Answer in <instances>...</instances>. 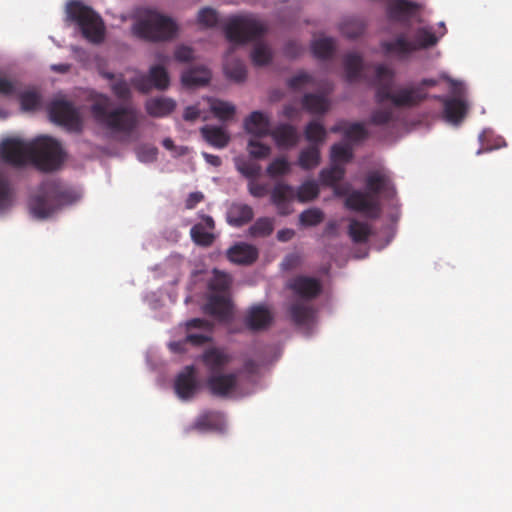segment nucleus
<instances>
[{
  "label": "nucleus",
  "mask_w": 512,
  "mask_h": 512,
  "mask_svg": "<svg viewBox=\"0 0 512 512\" xmlns=\"http://www.w3.org/2000/svg\"><path fill=\"white\" fill-rule=\"evenodd\" d=\"M0 157L14 167H23L30 162L48 172L60 167L65 154L61 144L49 136H39L29 142L10 137L1 142Z\"/></svg>",
  "instance_id": "nucleus-1"
},
{
  "label": "nucleus",
  "mask_w": 512,
  "mask_h": 512,
  "mask_svg": "<svg viewBox=\"0 0 512 512\" xmlns=\"http://www.w3.org/2000/svg\"><path fill=\"white\" fill-rule=\"evenodd\" d=\"M395 72L383 64L374 66V76L368 83L375 87V99L378 104L386 101L396 108H413L420 105L428 96L426 88L437 85V80L425 78L417 84H409L392 90Z\"/></svg>",
  "instance_id": "nucleus-2"
},
{
  "label": "nucleus",
  "mask_w": 512,
  "mask_h": 512,
  "mask_svg": "<svg viewBox=\"0 0 512 512\" xmlns=\"http://www.w3.org/2000/svg\"><path fill=\"white\" fill-rule=\"evenodd\" d=\"M368 192L354 190L345 199V207L349 210L364 214L371 219H377L381 214V205L376 196L393 200L396 188L390 174L384 170H375L366 177Z\"/></svg>",
  "instance_id": "nucleus-3"
},
{
  "label": "nucleus",
  "mask_w": 512,
  "mask_h": 512,
  "mask_svg": "<svg viewBox=\"0 0 512 512\" xmlns=\"http://www.w3.org/2000/svg\"><path fill=\"white\" fill-rule=\"evenodd\" d=\"M97 123L112 132L130 135L139 125V113L132 106L113 108V101L104 94H96L90 107Z\"/></svg>",
  "instance_id": "nucleus-4"
},
{
  "label": "nucleus",
  "mask_w": 512,
  "mask_h": 512,
  "mask_svg": "<svg viewBox=\"0 0 512 512\" xmlns=\"http://www.w3.org/2000/svg\"><path fill=\"white\" fill-rule=\"evenodd\" d=\"M70 201V193L59 182L45 181L37 193L30 197L29 210L35 218L46 219Z\"/></svg>",
  "instance_id": "nucleus-5"
},
{
  "label": "nucleus",
  "mask_w": 512,
  "mask_h": 512,
  "mask_svg": "<svg viewBox=\"0 0 512 512\" xmlns=\"http://www.w3.org/2000/svg\"><path fill=\"white\" fill-rule=\"evenodd\" d=\"M133 32L139 38L149 41L169 40L175 36L177 25L168 16L146 10L133 25Z\"/></svg>",
  "instance_id": "nucleus-6"
},
{
  "label": "nucleus",
  "mask_w": 512,
  "mask_h": 512,
  "mask_svg": "<svg viewBox=\"0 0 512 512\" xmlns=\"http://www.w3.org/2000/svg\"><path fill=\"white\" fill-rule=\"evenodd\" d=\"M66 12L68 18L78 24L86 39L93 43L103 41L104 23L92 8L78 0H72L67 3Z\"/></svg>",
  "instance_id": "nucleus-7"
},
{
  "label": "nucleus",
  "mask_w": 512,
  "mask_h": 512,
  "mask_svg": "<svg viewBox=\"0 0 512 512\" xmlns=\"http://www.w3.org/2000/svg\"><path fill=\"white\" fill-rule=\"evenodd\" d=\"M266 30L262 22L250 15L233 17L224 28L226 38L233 44H245L259 39Z\"/></svg>",
  "instance_id": "nucleus-8"
},
{
  "label": "nucleus",
  "mask_w": 512,
  "mask_h": 512,
  "mask_svg": "<svg viewBox=\"0 0 512 512\" xmlns=\"http://www.w3.org/2000/svg\"><path fill=\"white\" fill-rule=\"evenodd\" d=\"M50 119L60 125L68 128H77L81 125V120L74 105L66 100H54L49 109Z\"/></svg>",
  "instance_id": "nucleus-9"
},
{
  "label": "nucleus",
  "mask_w": 512,
  "mask_h": 512,
  "mask_svg": "<svg viewBox=\"0 0 512 512\" xmlns=\"http://www.w3.org/2000/svg\"><path fill=\"white\" fill-rule=\"evenodd\" d=\"M134 87L142 92L148 93L152 88L165 90L170 84L167 70L160 65L152 66L148 75H140L132 80Z\"/></svg>",
  "instance_id": "nucleus-10"
},
{
  "label": "nucleus",
  "mask_w": 512,
  "mask_h": 512,
  "mask_svg": "<svg viewBox=\"0 0 512 512\" xmlns=\"http://www.w3.org/2000/svg\"><path fill=\"white\" fill-rule=\"evenodd\" d=\"M274 321V314L265 304H255L245 313L243 323L252 332L267 330Z\"/></svg>",
  "instance_id": "nucleus-11"
},
{
  "label": "nucleus",
  "mask_w": 512,
  "mask_h": 512,
  "mask_svg": "<svg viewBox=\"0 0 512 512\" xmlns=\"http://www.w3.org/2000/svg\"><path fill=\"white\" fill-rule=\"evenodd\" d=\"M206 386L213 396L226 398L238 387V373H217L209 375Z\"/></svg>",
  "instance_id": "nucleus-12"
},
{
  "label": "nucleus",
  "mask_w": 512,
  "mask_h": 512,
  "mask_svg": "<svg viewBox=\"0 0 512 512\" xmlns=\"http://www.w3.org/2000/svg\"><path fill=\"white\" fill-rule=\"evenodd\" d=\"M188 330L185 342L192 344L193 346H202L207 342L211 341V332L213 324L205 319L194 318L186 323Z\"/></svg>",
  "instance_id": "nucleus-13"
},
{
  "label": "nucleus",
  "mask_w": 512,
  "mask_h": 512,
  "mask_svg": "<svg viewBox=\"0 0 512 512\" xmlns=\"http://www.w3.org/2000/svg\"><path fill=\"white\" fill-rule=\"evenodd\" d=\"M198 389L196 379V370L193 365L186 366L181 371L174 383V390L177 396L182 400L191 399Z\"/></svg>",
  "instance_id": "nucleus-14"
},
{
  "label": "nucleus",
  "mask_w": 512,
  "mask_h": 512,
  "mask_svg": "<svg viewBox=\"0 0 512 512\" xmlns=\"http://www.w3.org/2000/svg\"><path fill=\"white\" fill-rule=\"evenodd\" d=\"M199 217L203 223H197L190 229V236L192 241L201 247H209L215 240V235L211 232L215 229L214 219L205 214H200Z\"/></svg>",
  "instance_id": "nucleus-15"
},
{
  "label": "nucleus",
  "mask_w": 512,
  "mask_h": 512,
  "mask_svg": "<svg viewBox=\"0 0 512 512\" xmlns=\"http://www.w3.org/2000/svg\"><path fill=\"white\" fill-rule=\"evenodd\" d=\"M295 197L294 188L286 183H277L271 191V202L276 206L280 215L292 212L291 202Z\"/></svg>",
  "instance_id": "nucleus-16"
},
{
  "label": "nucleus",
  "mask_w": 512,
  "mask_h": 512,
  "mask_svg": "<svg viewBox=\"0 0 512 512\" xmlns=\"http://www.w3.org/2000/svg\"><path fill=\"white\" fill-rule=\"evenodd\" d=\"M231 360V355L217 347L208 348L202 354V362L209 371V375L222 373Z\"/></svg>",
  "instance_id": "nucleus-17"
},
{
  "label": "nucleus",
  "mask_w": 512,
  "mask_h": 512,
  "mask_svg": "<svg viewBox=\"0 0 512 512\" xmlns=\"http://www.w3.org/2000/svg\"><path fill=\"white\" fill-rule=\"evenodd\" d=\"M290 288L302 299L311 300L316 298L322 290L318 279L308 276H298L290 284Z\"/></svg>",
  "instance_id": "nucleus-18"
},
{
  "label": "nucleus",
  "mask_w": 512,
  "mask_h": 512,
  "mask_svg": "<svg viewBox=\"0 0 512 512\" xmlns=\"http://www.w3.org/2000/svg\"><path fill=\"white\" fill-rule=\"evenodd\" d=\"M226 255L232 263L250 265L257 260L258 250L251 244L240 242L230 247Z\"/></svg>",
  "instance_id": "nucleus-19"
},
{
  "label": "nucleus",
  "mask_w": 512,
  "mask_h": 512,
  "mask_svg": "<svg viewBox=\"0 0 512 512\" xmlns=\"http://www.w3.org/2000/svg\"><path fill=\"white\" fill-rule=\"evenodd\" d=\"M438 99L443 102V113L448 122L459 124L464 119L468 111V105L463 99L457 97H439Z\"/></svg>",
  "instance_id": "nucleus-20"
},
{
  "label": "nucleus",
  "mask_w": 512,
  "mask_h": 512,
  "mask_svg": "<svg viewBox=\"0 0 512 512\" xmlns=\"http://www.w3.org/2000/svg\"><path fill=\"white\" fill-rule=\"evenodd\" d=\"M204 312L220 321H226L232 315V305L229 299L224 296L211 295L204 305Z\"/></svg>",
  "instance_id": "nucleus-21"
},
{
  "label": "nucleus",
  "mask_w": 512,
  "mask_h": 512,
  "mask_svg": "<svg viewBox=\"0 0 512 512\" xmlns=\"http://www.w3.org/2000/svg\"><path fill=\"white\" fill-rule=\"evenodd\" d=\"M245 130L256 138L268 136L270 120L268 116L260 111H253L244 121Z\"/></svg>",
  "instance_id": "nucleus-22"
},
{
  "label": "nucleus",
  "mask_w": 512,
  "mask_h": 512,
  "mask_svg": "<svg viewBox=\"0 0 512 512\" xmlns=\"http://www.w3.org/2000/svg\"><path fill=\"white\" fill-rule=\"evenodd\" d=\"M269 136L273 138L279 148L294 147L299 140L297 129L290 124H280L271 129Z\"/></svg>",
  "instance_id": "nucleus-23"
},
{
  "label": "nucleus",
  "mask_w": 512,
  "mask_h": 512,
  "mask_svg": "<svg viewBox=\"0 0 512 512\" xmlns=\"http://www.w3.org/2000/svg\"><path fill=\"white\" fill-rule=\"evenodd\" d=\"M315 310L302 300L295 301L289 307V315L292 322L297 326H307L314 319Z\"/></svg>",
  "instance_id": "nucleus-24"
},
{
  "label": "nucleus",
  "mask_w": 512,
  "mask_h": 512,
  "mask_svg": "<svg viewBox=\"0 0 512 512\" xmlns=\"http://www.w3.org/2000/svg\"><path fill=\"white\" fill-rule=\"evenodd\" d=\"M382 48L386 53L395 54L401 58L407 57L416 51L415 43L408 40L403 34L397 36L393 41L383 42Z\"/></svg>",
  "instance_id": "nucleus-25"
},
{
  "label": "nucleus",
  "mask_w": 512,
  "mask_h": 512,
  "mask_svg": "<svg viewBox=\"0 0 512 512\" xmlns=\"http://www.w3.org/2000/svg\"><path fill=\"white\" fill-rule=\"evenodd\" d=\"M176 102L171 98L156 97L146 101L145 108L152 117H165L174 111Z\"/></svg>",
  "instance_id": "nucleus-26"
},
{
  "label": "nucleus",
  "mask_w": 512,
  "mask_h": 512,
  "mask_svg": "<svg viewBox=\"0 0 512 512\" xmlns=\"http://www.w3.org/2000/svg\"><path fill=\"white\" fill-rule=\"evenodd\" d=\"M211 79L210 71L205 67H195L182 74V84L187 88H195L206 85Z\"/></svg>",
  "instance_id": "nucleus-27"
},
{
  "label": "nucleus",
  "mask_w": 512,
  "mask_h": 512,
  "mask_svg": "<svg viewBox=\"0 0 512 512\" xmlns=\"http://www.w3.org/2000/svg\"><path fill=\"white\" fill-rule=\"evenodd\" d=\"M253 209L247 204H233L227 213V221L234 227H241L252 220Z\"/></svg>",
  "instance_id": "nucleus-28"
},
{
  "label": "nucleus",
  "mask_w": 512,
  "mask_h": 512,
  "mask_svg": "<svg viewBox=\"0 0 512 512\" xmlns=\"http://www.w3.org/2000/svg\"><path fill=\"white\" fill-rule=\"evenodd\" d=\"M205 141L213 147L224 148L230 141V136L221 127L205 125L200 129Z\"/></svg>",
  "instance_id": "nucleus-29"
},
{
  "label": "nucleus",
  "mask_w": 512,
  "mask_h": 512,
  "mask_svg": "<svg viewBox=\"0 0 512 512\" xmlns=\"http://www.w3.org/2000/svg\"><path fill=\"white\" fill-rule=\"evenodd\" d=\"M302 107L310 114H324L329 110L328 99L321 94L306 93L302 97Z\"/></svg>",
  "instance_id": "nucleus-30"
},
{
  "label": "nucleus",
  "mask_w": 512,
  "mask_h": 512,
  "mask_svg": "<svg viewBox=\"0 0 512 512\" xmlns=\"http://www.w3.org/2000/svg\"><path fill=\"white\" fill-rule=\"evenodd\" d=\"M418 9L415 2L408 0H394L387 9L388 17L391 20L401 21L404 17L412 15Z\"/></svg>",
  "instance_id": "nucleus-31"
},
{
  "label": "nucleus",
  "mask_w": 512,
  "mask_h": 512,
  "mask_svg": "<svg viewBox=\"0 0 512 512\" xmlns=\"http://www.w3.org/2000/svg\"><path fill=\"white\" fill-rule=\"evenodd\" d=\"M223 425L221 413L206 411L200 414L195 420L193 427L199 431L219 430Z\"/></svg>",
  "instance_id": "nucleus-32"
},
{
  "label": "nucleus",
  "mask_w": 512,
  "mask_h": 512,
  "mask_svg": "<svg viewBox=\"0 0 512 512\" xmlns=\"http://www.w3.org/2000/svg\"><path fill=\"white\" fill-rule=\"evenodd\" d=\"M224 71L228 78L237 82L244 81L247 76L245 64L241 60L234 58L232 52H229L225 57Z\"/></svg>",
  "instance_id": "nucleus-33"
},
{
  "label": "nucleus",
  "mask_w": 512,
  "mask_h": 512,
  "mask_svg": "<svg viewBox=\"0 0 512 512\" xmlns=\"http://www.w3.org/2000/svg\"><path fill=\"white\" fill-rule=\"evenodd\" d=\"M336 48V42L331 37H320L312 41L311 50L318 59H329L333 56Z\"/></svg>",
  "instance_id": "nucleus-34"
},
{
  "label": "nucleus",
  "mask_w": 512,
  "mask_h": 512,
  "mask_svg": "<svg viewBox=\"0 0 512 512\" xmlns=\"http://www.w3.org/2000/svg\"><path fill=\"white\" fill-rule=\"evenodd\" d=\"M321 161L320 147L317 145H309L302 149L298 157V165L303 170H311L317 167Z\"/></svg>",
  "instance_id": "nucleus-35"
},
{
  "label": "nucleus",
  "mask_w": 512,
  "mask_h": 512,
  "mask_svg": "<svg viewBox=\"0 0 512 512\" xmlns=\"http://www.w3.org/2000/svg\"><path fill=\"white\" fill-rule=\"evenodd\" d=\"M344 69L346 78L349 82H354L360 78L361 70L363 68V59L357 53H348L344 57Z\"/></svg>",
  "instance_id": "nucleus-36"
},
{
  "label": "nucleus",
  "mask_w": 512,
  "mask_h": 512,
  "mask_svg": "<svg viewBox=\"0 0 512 512\" xmlns=\"http://www.w3.org/2000/svg\"><path fill=\"white\" fill-rule=\"evenodd\" d=\"M346 170L343 165L332 163L330 167L324 168L319 173V179L325 186H334L345 176Z\"/></svg>",
  "instance_id": "nucleus-37"
},
{
  "label": "nucleus",
  "mask_w": 512,
  "mask_h": 512,
  "mask_svg": "<svg viewBox=\"0 0 512 512\" xmlns=\"http://www.w3.org/2000/svg\"><path fill=\"white\" fill-rule=\"evenodd\" d=\"M304 135L310 145H317L320 147L326 139L327 132L320 122L311 121L306 125Z\"/></svg>",
  "instance_id": "nucleus-38"
},
{
  "label": "nucleus",
  "mask_w": 512,
  "mask_h": 512,
  "mask_svg": "<svg viewBox=\"0 0 512 512\" xmlns=\"http://www.w3.org/2000/svg\"><path fill=\"white\" fill-rule=\"evenodd\" d=\"M348 235L355 243H365L371 235V228L365 222L351 219L348 227Z\"/></svg>",
  "instance_id": "nucleus-39"
},
{
  "label": "nucleus",
  "mask_w": 512,
  "mask_h": 512,
  "mask_svg": "<svg viewBox=\"0 0 512 512\" xmlns=\"http://www.w3.org/2000/svg\"><path fill=\"white\" fill-rule=\"evenodd\" d=\"M15 96L19 98L21 109L24 111L36 110L41 104V95L35 89L21 91L19 87Z\"/></svg>",
  "instance_id": "nucleus-40"
},
{
  "label": "nucleus",
  "mask_w": 512,
  "mask_h": 512,
  "mask_svg": "<svg viewBox=\"0 0 512 512\" xmlns=\"http://www.w3.org/2000/svg\"><path fill=\"white\" fill-rule=\"evenodd\" d=\"M340 31L343 36L355 39L364 33L365 24L358 18H349L341 23Z\"/></svg>",
  "instance_id": "nucleus-41"
},
{
  "label": "nucleus",
  "mask_w": 512,
  "mask_h": 512,
  "mask_svg": "<svg viewBox=\"0 0 512 512\" xmlns=\"http://www.w3.org/2000/svg\"><path fill=\"white\" fill-rule=\"evenodd\" d=\"M331 161L334 164H346L353 159V150L347 144L337 143L331 147Z\"/></svg>",
  "instance_id": "nucleus-42"
},
{
  "label": "nucleus",
  "mask_w": 512,
  "mask_h": 512,
  "mask_svg": "<svg viewBox=\"0 0 512 512\" xmlns=\"http://www.w3.org/2000/svg\"><path fill=\"white\" fill-rule=\"evenodd\" d=\"M318 184L313 180L303 182L297 189L296 197L299 202L305 203L314 200L319 195Z\"/></svg>",
  "instance_id": "nucleus-43"
},
{
  "label": "nucleus",
  "mask_w": 512,
  "mask_h": 512,
  "mask_svg": "<svg viewBox=\"0 0 512 512\" xmlns=\"http://www.w3.org/2000/svg\"><path fill=\"white\" fill-rule=\"evenodd\" d=\"M324 212L319 208H309L299 215V223L304 227H314L323 222Z\"/></svg>",
  "instance_id": "nucleus-44"
},
{
  "label": "nucleus",
  "mask_w": 512,
  "mask_h": 512,
  "mask_svg": "<svg viewBox=\"0 0 512 512\" xmlns=\"http://www.w3.org/2000/svg\"><path fill=\"white\" fill-rule=\"evenodd\" d=\"M251 60L255 66H265L272 60V51L266 44L257 43L251 52Z\"/></svg>",
  "instance_id": "nucleus-45"
},
{
  "label": "nucleus",
  "mask_w": 512,
  "mask_h": 512,
  "mask_svg": "<svg viewBox=\"0 0 512 512\" xmlns=\"http://www.w3.org/2000/svg\"><path fill=\"white\" fill-rule=\"evenodd\" d=\"M14 190L9 180L0 174V211H4L12 206Z\"/></svg>",
  "instance_id": "nucleus-46"
},
{
  "label": "nucleus",
  "mask_w": 512,
  "mask_h": 512,
  "mask_svg": "<svg viewBox=\"0 0 512 512\" xmlns=\"http://www.w3.org/2000/svg\"><path fill=\"white\" fill-rule=\"evenodd\" d=\"M438 39L435 34L427 28H419L415 34L416 51L434 46Z\"/></svg>",
  "instance_id": "nucleus-47"
},
{
  "label": "nucleus",
  "mask_w": 512,
  "mask_h": 512,
  "mask_svg": "<svg viewBox=\"0 0 512 512\" xmlns=\"http://www.w3.org/2000/svg\"><path fill=\"white\" fill-rule=\"evenodd\" d=\"M273 220L268 217H262L255 221L249 228V232L254 237H266L273 232Z\"/></svg>",
  "instance_id": "nucleus-48"
},
{
  "label": "nucleus",
  "mask_w": 512,
  "mask_h": 512,
  "mask_svg": "<svg viewBox=\"0 0 512 512\" xmlns=\"http://www.w3.org/2000/svg\"><path fill=\"white\" fill-rule=\"evenodd\" d=\"M247 150L249 155L254 159H265L271 153V147L261 143L256 137L249 139Z\"/></svg>",
  "instance_id": "nucleus-49"
},
{
  "label": "nucleus",
  "mask_w": 512,
  "mask_h": 512,
  "mask_svg": "<svg viewBox=\"0 0 512 512\" xmlns=\"http://www.w3.org/2000/svg\"><path fill=\"white\" fill-rule=\"evenodd\" d=\"M232 279L227 273L214 270L213 278L209 283V288L212 291L225 292L230 288Z\"/></svg>",
  "instance_id": "nucleus-50"
},
{
  "label": "nucleus",
  "mask_w": 512,
  "mask_h": 512,
  "mask_svg": "<svg viewBox=\"0 0 512 512\" xmlns=\"http://www.w3.org/2000/svg\"><path fill=\"white\" fill-rule=\"evenodd\" d=\"M313 83V76L305 71H300L287 80V86L293 91H299L303 87Z\"/></svg>",
  "instance_id": "nucleus-51"
},
{
  "label": "nucleus",
  "mask_w": 512,
  "mask_h": 512,
  "mask_svg": "<svg viewBox=\"0 0 512 512\" xmlns=\"http://www.w3.org/2000/svg\"><path fill=\"white\" fill-rule=\"evenodd\" d=\"M236 168L243 176L249 179L258 177L261 171L260 165L244 159H236Z\"/></svg>",
  "instance_id": "nucleus-52"
},
{
  "label": "nucleus",
  "mask_w": 512,
  "mask_h": 512,
  "mask_svg": "<svg viewBox=\"0 0 512 512\" xmlns=\"http://www.w3.org/2000/svg\"><path fill=\"white\" fill-rule=\"evenodd\" d=\"M270 177L286 175L290 172V164L284 157L274 159L266 169Z\"/></svg>",
  "instance_id": "nucleus-53"
},
{
  "label": "nucleus",
  "mask_w": 512,
  "mask_h": 512,
  "mask_svg": "<svg viewBox=\"0 0 512 512\" xmlns=\"http://www.w3.org/2000/svg\"><path fill=\"white\" fill-rule=\"evenodd\" d=\"M212 113L220 120H226L235 113V107L224 101H217L211 105Z\"/></svg>",
  "instance_id": "nucleus-54"
},
{
  "label": "nucleus",
  "mask_w": 512,
  "mask_h": 512,
  "mask_svg": "<svg viewBox=\"0 0 512 512\" xmlns=\"http://www.w3.org/2000/svg\"><path fill=\"white\" fill-rule=\"evenodd\" d=\"M111 90L114 93V95L120 100L126 101L131 97L130 87L127 81L122 76L120 78H117L112 83Z\"/></svg>",
  "instance_id": "nucleus-55"
},
{
  "label": "nucleus",
  "mask_w": 512,
  "mask_h": 512,
  "mask_svg": "<svg viewBox=\"0 0 512 512\" xmlns=\"http://www.w3.org/2000/svg\"><path fill=\"white\" fill-rule=\"evenodd\" d=\"M197 22L198 24L204 26V27H213L218 22V15L217 12L210 8L205 7L202 8L197 15Z\"/></svg>",
  "instance_id": "nucleus-56"
},
{
  "label": "nucleus",
  "mask_w": 512,
  "mask_h": 512,
  "mask_svg": "<svg viewBox=\"0 0 512 512\" xmlns=\"http://www.w3.org/2000/svg\"><path fill=\"white\" fill-rule=\"evenodd\" d=\"M344 135L349 140L360 141L365 139L368 133L363 124L353 123L345 129Z\"/></svg>",
  "instance_id": "nucleus-57"
},
{
  "label": "nucleus",
  "mask_w": 512,
  "mask_h": 512,
  "mask_svg": "<svg viewBox=\"0 0 512 512\" xmlns=\"http://www.w3.org/2000/svg\"><path fill=\"white\" fill-rule=\"evenodd\" d=\"M393 119L390 109H376L372 112L370 122L374 125H385Z\"/></svg>",
  "instance_id": "nucleus-58"
},
{
  "label": "nucleus",
  "mask_w": 512,
  "mask_h": 512,
  "mask_svg": "<svg viewBox=\"0 0 512 512\" xmlns=\"http://www.w3.org/2000/svg\"><path fill=\"white\" fill-rule=\"evenodd\" d=\"M19 86L18 81H11L0 73V94L4 96H15Z\"/></svg>",
  "instance_id": "nucleus-59"
},
{
  "label": "nucleus",
  "mask_w": 512,
  "mask_h": 512,
  "mask_svg": "<svg viewBox=\"0 0 512 512\" xmlns=\"http://www.w3.org/2000/svg\"><path fill=\"white\" fill-rule=\"evenodd\" d=\"M158 150L154 146H142L138 149L137 155L142 162H153L157 158Z\"/></svg>",
  "instance_id": "nucleus-60"
},
{
  "label": "nucleus",
  "mask_w": 512,
  "mask_h": 512,
  "mask_svg": "<svg viewBox=\"0 0 512 512\" xmlns=\"http://www.w3.org/2000/svg\"><path fill=\"white\" fill-rule=\"evenodd\" d=\"M193 49L188 46H179L174 52V57L179 62H189L193 59Z\"/></svg>",
  "instance_id": "nucleus-61"
},
{
  "label": "nucleus",
  "mask_w": 512,
  "mask_h": 512,
  "mask_svg": "<svg viewBox=\"0 0 512 512\" xmlns=\"http://www.w3.org/2000/svg\"><path fill=\"white\" fill-rule=\"evenodd\" d=\"M248 190L249 193L256 198L264 197L268 192L266 184L258 183L254 180L249 182Z\"/></svg>",
  "instance_id": "nucleus-62"
},
{
  "label": "nucleus",
  "mask_w": 512,
  "mask_h": 512,
  "mask_svg": "<svg viewBox=\"0 0 512 512\" xmlns=\"http://www.w3.org/2000/svg\"><path fill=\"white\" fill-rule=\"evenodd\" d=\"M303 52V47L295 41H289L284 47V54L289 58H297Z\"/></svg>",
  "instance_id": "nucleus-63"
},
{
  "label": "nucleus",
  "mask_w": 512,
  "mask_h": 512,
  "mask_svg": "<svg viewBox=\"0 0 512 512\" xmlns=\"http://www.w3.org/2000/svg\"><path fill=\"white\" fill-rule=\"evenodd\" d=\"M204 195L202 192H192L189 194L188 198L185 202V207L187 209H194L197 204H199L201 201H203Z\"/></svg>",
  "instance_id": "nucleus-64"
}]
</instances>
